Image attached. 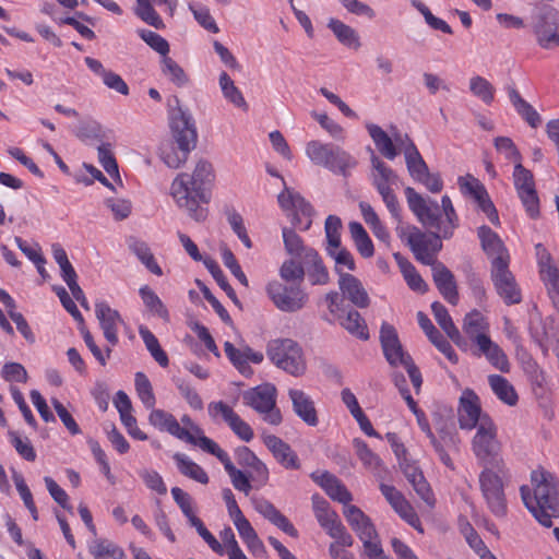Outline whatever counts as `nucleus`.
Returning a JSON list of instances; mask_svg holds the SVG:
<instances>
[{"label":"nucleus","instance_id":"obj_53","mask_svg":"<svg viewBox=\"0 0 559 559\" xmlns=\"http://www.w3.org/2000/svg\"><path fill=\"white\" fill-rule=\"evenodd\" d=\"M177 506L180 508L182 514L186 516L188 524L191 527H197L202 523L198 516L197 507L193 498L182 489L177 487Z\"/></svg>","mask_w":559,"mask_h":559},{"label":"nucleus","instance_id":"obj_10","mask_svg":"<svg viewBox=\"0 0 559 559\" xmlns=\"http://www.w3.org/2000/svg\"><path fill=\"white\" fill-rule=\"evenodd\" d=\"M513 183L516 193L531 218L539 216V199L535 188L534 176L521 162L514 165Z\"/></svg>","mask_w":559,"mask_h":559},{"label":"nucleus","instance_id":"obj_11","mask_svg":"<svg viewBox=\"0 0 559 559\" xmlns=\"http://www.w3.org/2000/svg\"><path fill=\"white\" fill-rule=\"evenodd\" d=\"M266 293L275 307L284 312H296L302 309L308 301V295L299 285L271 282L266 286Z\"/></svg>","mask_w":559,"mask_h":559},{"label":"nucleus","instance_id":"obj_54","mask_svg":"<svg viewBox=\"0 0 559 559\" xmlns=\"http://www.w3.org/2000/svg\"><path fill=\"white\" fill-rule=\"evenodd\" d=\"M283 241L285 250L293 257H298L304 260L307 250H313L312 248L306 247L301 237L292 228L284 227L282 229Z\"/></svg>","mask_w":559,"mask_h":559},{"label":"nucleus","instance_id":"obj_47","mask_svg":"<svg viewBox=\"0 0 559 559\" xmlns=\"http://www.w3.org/2000/svg\"><path fill=\"white\" fill-rule=\"evenodd\" d=\"M139 294L151 314L165 321L170 320L169 312L164 306L163 301L148 286L145 285L141 287Z\"/></svg>","mask_w":559,"mask_h":559},{"label":"nucleus","instance_id":"obj_42","mask_svg":"<svg viewBox=\"0 0 559 559\" xmlns=\"http://www.w3.org/2000/svg\"><path fill=\"white\" fill-rule=\"evenodd\" d=\"M328 27L342 45L354 49L360 47L359 35L352 26L332 17L329 20Z\"/></svg>","mask_w":559,"mask_h":559},{"label":"nucleus","instance_id":"obj_41","mask_svg":"<svg viewBox=\"0 0 559 559\" xmlns=\"http://www.w3.org/2000/svg\"><path fill=\"white\" fill-rule=\"evenodd\" d=\"M168 127L171 138L163 142L158 148L160 160L168 167H175V108L171 106V99H167Z\"/></svg>","mask_w":559,"mask_h":559},{"label":"nucleus","instance_id":"obj_58","mask_svg":"<svg viewBox=\"0 0 559 559\" xmlns=\"http://www.w3.org/2000/svg\"><path fill=\"white\" fill-rule=\"evenodd\" d=\"M8 437L10 443L17 454L27 462H34L37 457L36 451L28 438H22L17 431L9 430Z\"/></svg>","mask_w":559,"mask_h":559},{"label":"nucleus","instance_id":"obj_22","mask_svg":"<svg viewBox=\"0 0 559 559\" xmlns=\"http://www.w3.org/2000/svg\"><path fill=\"white\" fill-rule=\"evenodd\" d=\"M310 477L331 499L345 504V507L349 506L348 503L353 500L352 493L336 476L326 471H317L311 473Z\"/></svg>","mask_w":559,"mask_h":559},{"label":"nucleus","instance_id":"obj_61","mask_svg":"<svg viewBox=\"0 0 559 559\" xmlns=\"http://www.w3.org/2000/svg\"><path fill=\"white\" fill-rule=\"evenodd\" d=\"M326 252L335 261V271L340 276L341 274H345L343 272L344 269L348 271H354L356 269L353 254L341 245L335 248H329Z\"/></svg>","mask_w":559,"mask_h":559},{"label":"nucleus","instance_id":"obj_29","mask_svg":"<svg viewBox=\"0 0 559 559\" xmlns=\"http://www.w3.org/2000/svg\"><path fill=\"white\" fill-rule=\"evenodd\" d=\"M538 265L540 278L547 287L549 297L555 307L559 309V270L552 264L549 254L543 255Z\"/></svg>","mask_w":559,"mask_h":559},{"label":"nucleus","instance_id":"obj_12","mask_svg":"<svg viewBox=\"0 0 559 559\" xmlns=\"http://www.w3.org/2000/svg\"><path fill=\"white\" fill-rule=\"evenodd\" d=\"M344 516L358 538L362 542L365 552L378 549L381 545L378 533L370 518L366 515L358 507L347 506L344 508Z\"/></svg>","mask_w":559,"mask_h":559},{"label":"nucleus","instance_id":"obj_64","mask_svg":"<svg viewBox=\"0 0 559 559\" xmlns=\"http://www.w3.org/2000/svg\"><path fill=\"white\" fill-rule=\"evenodd\" d=\"M91 554L95 559H105L107 557L122 559L124 557L123 550L120 547L105 539L96 542L91 547Z\"/></svg>","mask_w":559,"mask_h":559},{"label":"nucleus","instance_id":"obj_35","mask_svg":"<svg viewBox=\"0 0 559 559\" xmlns=\"http://www.w3.org/2000/svg\"><path fill=\"white\" fill-rule=\"evenodd\" d=\"M302 262L307 267V275L312 285H324L329 282V272L316 250H307Z\"/></svg>","mask_w":559,"mask_h":559},{"label":"nucleus","instance_id":"obj_56","mask_svg":"<svg viewBox=\"0 0 559 559\" xmlns=\"http://www.w3.org/2000/svg\"><path fill=\"white\" fill-rule=\"evenodd\" d=\"M203 264L206 267V270L211 273L213 278L216 281L217 285L226 293V295L233 301H235L237 304L238 298H237L236 292L228 283L227 278H226L225 274L223 273L222 269L219 267L218 263L211 257H206L203 260Z\"/></svg>","mask_w":559,"mask_h":559},{"label":"nucleus","instance_id":"obj_32","mask_svg":"<svg viewBox=\"0 0 559 559\" xmlns=\"http://www.w3.org/2000/svg\"><path fill=\"white\" fill-rule=\"evenodd\" d=\"M478 341L476 345L478 352L475 353V355H484L496 369L501 372H509L510 364L502 348L497 343L492 342L490 337L481 336Z\"/></svg>","mask_w":559,"mask_h":559},{"label":"nucleus","instance_id":"obj_14","mask_svg":"<svg viewBox=\"0 0 559 559\" xmlns=\"http://www.w3.org/2000/svg\"><path fill=\"white\" fill-rule=\"evenodd\" d=\"M278 204L284 211L293 213V224L302 230L309 229L313 209L298 192L285 187L277 197Z\"/></svg>","mask_w":559,"mask_h":559},{"label":"nucleus","instance_id":"obj_38","mask_svg":"<svg viewBox=\"0 0 559 559\" xmlns=\"http://www.w3.org/2000/svg\"><path fill=\"white\" fill-rule=\"evenodd\" d=\"M509 99L514 107L515 111L521 116L523 120L527 122V124L534 129L539 127L542 123V117L536 111V109L527 103L520 93L513 88L510 87L508 90Z\"/></svg>","mask_w":559,"mask_h":559},{"label":"nucleus","instance_id":"obj_44","mask_svg":"<svg viewBox=\"0 0 559 559\" xmlns=\"http://www.w3.org/2000/svg\"><path fill=\"white\" fill-rule=\"evenodd\" d=\"M488 382L492 392L500 401L510 406L516 404L518 394L508 379L499 374H490L488 377Z\"/></svg>","mask_w":559,"mask_h":559},{"label":"nucleus","instance_id":"obj_5","mask_svg":"<svg viewBox=\"0 0 559 559\" xmlns=\"http://www.w3.org/2000/svg\"><path fill=\"white\" fill-rule=\"evenodd\" d=\"M269 359L280 369L293 377L306 372L307 362L301 346L292 338H276L269 342L266 347Z\"/></svg>","mask_w":559,"mask_h":559},{"label":"nucleus","instance_id":"obj_50","mask_svg":"<svg viewBox=\"0 0 559 559\" xmlns=\"http://www.w3.org/2000/svg\"><path fill=\"white\" fill-rule=\"evenodd\" d=\"M98 162L105 169V171L115 180L122 185V180L119 174V167L115 154L111 150L110 143H102L97 147Z\"/></svg>","mask_w":559,"mask_h":559},{"label":"nucleus","instance_id":"obj_13","mask_svg":"<svg viewBox=\"0 0 559 559\" xmlns=\"http://www.w3.org/2000/svg\"><path fill=\"white\" fill-rule=\"evenodd\" d=\"M510 262L497 261L490 270L491 281L497 294L507 305H516L522 300L521 290L509 269Z\"/></svg>","mask_w":559,"mask_h":559},{"label":"nucleus","instance_id":"obj_4","mask_svg":"<svg viewBox=\"0 0 559 559\" xmlns=\"http://www.w3.org/2000/svg\"><path fill=\"white\" fill-rule=\"evenodd\" d=\"M479 474V486L483 497L493 515L503 518L507 514V500L504 495V483L510 479L509 469L506 463L502 466L483 465Z\"/></svg>","mask_w":559,"mask_h":559},{"label":"nucleus","instance_id":"obj_46","mask_svg":"<svg viewBox=\"0 0 559 559\" xmlns=\"http://www.w3.org/2000/svg\"><path fill=\"white\" fill-rule=\"evenodd\" d=\"M177 468L182 475L202 485H206L209 483V475L203 467L193 462L186 454L177 453Z\"/></svg>","mask_w":559,"mask_h":559},{"label":"nucleus","instance_id":"obj_45","mask_svg":"<svg viewBox=\"0 0 559 559\" xmlns=\"http://www.w3.org/2000/svg\"><path fill=\"white\" fill-rule=\"evenodd\" d=\"M83 21V22H86L88 24H91L92 26L95 25V19L87 15L86 13L84 12H81V11H76L74 13V16H67V17H61L59 19V24H67V25H70L72 26L83 38L87 39V40H94L96 38V34L93 29H91L88 26L84 25L83 23L80 22Z\"/></svg>","mask_w":559,"mask_h":559},{"label":"nucleus","instance_id":"obj_27","mask_svg":"<svg viewBox=\"0 0 559 559\" xmlns=\"http://www.w3.org/2000/svg\"><path fill=\"white\" fill-rule=\"evenodd\" d=\"M418 324L429 341L451 361L457 362V356L449 341L436 329L431 320L421 311L417 312Z\"/></svg>","mask_w":559,"mask_h":559},{"label":"nucleus","instance_id":"obj_48","mask_svg":"<svg viewBox=\"0 0 559 559\" xmlns=\"http://www.w3.org/2000/svg\"><path fill=\"white\" fill-rule=\"evenodd\" d=\"M219 86L224 97L234 104L236 107L241 108L243 110L248 109V104L240 92V90L235 85L234 81L226 72H222L219 74Z\"/></svg>","mask_w":559,"mask_h":559},{"label":"nucleus","instance_id":"obj_26","mask_svg":"<svg viewBox=\"0 0 559 559\" xmlns=\"http://www.w3.org/2000/svg\"><path fill=\"white\" fill-rule=\"evenodd\" d=\"M338 287L344 297L358 308H367L370 298L362 283L352 274H341Z\"/></svg>","mask_w":559,"mask_h":559},{"label":"nucleus","instance_id":"obj_55","mask_svg":"<svg viewBox=\"0 0 559 559\" xmlns=\"http://www.w3.org/2000/svg\"><path fill=\"white\" fill-rule=\"evenodd\" d=\"M134 14L143 22L157 29L164 26L163 20L155 11L151 0H135Z\"/></svg>","mask_w":559,"mask_h":559},{"label":"nucleus","instance_id":"obj_33","mask_svg":"<svg viewBox=\"0 0 559 559\" xmlns=\"http://www.w3.org/2000/svg\"><path fill=\"white\" fill-rule=\"evenodd\" d=\"M215 457L224 465V468L228 476L230 477L231 484L235 489L243 492L245 495H249L251 489L255 487L252 485V480L248 473H245L234 465L228 453L225 450H221Z\"/></svg>","mask_w":559,"mask_h":559},{"label":"nucleus","instance_id":"obj_21","mask_svg":"<svg viewBox=\"0 0 559 559\" xmlns=\"http://www.w3.org/2000/svg\"><path fill=\"white\" fill-rule=\"evenodd\" d=\"M288 397L292 401L293 411L299 419L309 427L318 426L319 416L316 403L308 393L299 389H289Z\"/></svg>","mask_w":559,"mask_h":559},{"label":"nucleus","instance_id":"obj_23","mask_svg":"<svg viewBox=\"0 0 559 559\" xmlns=\"http://www.w3.org/2000/svg\"><path fill=\"white\" fill-rule=\"evenodd\" d=\"M177 439L191 447L199 448L213 456L222 450L214 440L204 435L203 429L199 425L180 427V424L177 423Z\"/></svg>","mask_w":559,"mask_h":559},{"label":"nucleus","instance_id":"obj_59","mask_svg":"<svg viewBox=\"0 0 559 559\" xmlns=\"http://www.w3.org/2000/svg\"><path fill=\"white\" fill-rule=\"evenodd\" d=\"M209 416L214 423H225L228 427L238 414L225 402H211L207 405Z\"/></svg>","mask_w":559,"mask_h":559},{"label":"nucleus","instance_id":"obj_16","mask_svg":"<svg viewBox=\"0 0 559 559\" xmlns=\"http://www.w3.org/2000/svg\"><path fill=\"white\" fill-rule=\"evenodd\" d=\"M380 491L393 510L412 527L423 533L420 520L411 503L394 486L381 484Z\"/></svg>","mask_w":559,"mask_h":559},{"label":"nucleus","instance_id":"obj_6","mask_svg":"<svg viewBox=\"0 0 559 559\" xmlns=\"http://www.w3.org/2000/svg\"><path fill=\"white\" fill-rule=\"evenodd\" d=\"M472 450L481 465L502 466L501 443L497 437V427L489 416H485L476 428L472 440Z\"/></svg>","mask_w":559,"mask_h":559},{"label":"nucleus","instance_id":"obj_37","mask_svg":"<svg viewBox=\"0 0 559 559\" xmlns=\"http://www.w3.org/2000/svg\"><path fill=\"white\" fill-rule=\"evenodd\" d=\"M509 99L514 107L515 111L521 116L523 120L527 122V124L534 129L539 127L542 123V117L536 111V109L527 103L520 93L513 88L510 87L508 90Z\"/></svg>","mask_w":559,"mask_h":559},{"label":"nucleus","instance_id":"obj_17","mask_svg":"<svg viewBox=\"0 0 559 559\" xmlns=\"http://www.w3.org/2000/svg\"><path fill=\"white\" fill-rule=\"evenodd\" d=\"M235 457L240 466L248 469V474L257 489L266 485L269 480V469L248 447L241 445L236 448Z\"/></svg>","mask_w":559,"mask_h":559},{"label":"nucleus","instance_id":"obj_40","mask_svg":"<svg viewBox=\"0 0 559 559\" xmlns=\"http://www.w3.org/2000/svg\"><path fill=\"white\" fill-rule=\"evenodd\" d=\"M337 322L354 337L361 341L369 340L370 335L367 323L357 310H347Z\"/></svg>","mask_w":559,"mask_h":559},{"label":"nucleus","instance_id":"obj_25","mask_svg":"<svg viewBox=\"0 0 559 559\" xmlns=\"http://www.w3.org/2000/svg\"><path fill=\"white\" fill-rule=\"evenodd\" d=\"M430 266L433 282L440 294L448 302L456 305L459 293L453 273L441 262L433 263Z\"/></svg>","mask_w":559,"mask_h":559},{"label":"nucleus","instance_id":"obj_43","mask_svg":"<svg viewBox=\"0 0 559 559\" xmlns=\"http://www.w3.org/2000/svg\"><path fill=\"white\" fill-rule=\"evenodd\" d=\"M312 500L316 518L329 535L332 532V527H336V525L341 523V520L337 513L330 509L326 500L317 496H313Z\"/></svg>","mask_w":559,"mask_h":559},{"label":"nucleus","instance_id":"obj_19","mask_svg":"<svg viewBox=\"0 0 559 559\" xmlns=\"http://www.w3.org/2000/svg\"><path fill=\"white\" fill-rule=\"evenodd\" d=\"M380 341L384 357L391 366H404L407 360H412V357L404 353L394 326L383 323L380 330Z\"/></svg>","mask_w":559,"mask_h":559},{"label":"nucleus","instance_id":"obj_52","mask_svg":"<svg viewBox=\"0 0 559 559\" xmlns=\"http://www.w3.org/2000/svg\"><path fill=\"white\" fill-rule=\"evenodd\" d=\"M74 134L78 139L83 142L99 141L103 142L105 133L99 122L93 119H86L81 121L75 130Z\"/></svg>","mask_w":559,"mask_h":559},{"label":"nucleus","instance_id":"obj_51","mask_svg":"<svg viewBox=\"0 0 559 559\" xmlns=\"http://www.w3.org/2000/svg\"><path fill=\"white\" fill-rule=\"evenodd\" d=\"M356 160L348 153L340 148L338 146L333 147L332 154H330L329 160L325 164V168L333 173L345 175L346 170L354 167Z\"/></svg>","mask_w":559,"mask_h":559},{"label":"nucleus","instance_id":"obj_62","mask_svg":"<svg viewBox=\"0 0 559 559\" xmlns=\"http://www.w3.org/2000/svg\"><path fill=\"white\" fill-rule=\"evenodd\" d=\"M135 390L143 405L151 409L155 405V395L148 378L143 372H136L134 379Z\"/></svg>","mask_w":559,"mask_h":559},{"label":"nucleus","instance_id":"obj_15","mask_svg":"<svg viewBox=\"0 0 559 559\" xmlns=\"http://www.w3.org/2000/svg\"><path fill=\"white\" fill-rule=\"evenodd\" d=\"M487 414L481 413L480 400L471 389H465L460 397L459 424L462 429L472 430L481 424Z\"/></svg>","mask_w":559,"mask_h":559},{"label":"nucleus","instance_id":"obj_39","mask_svg":"<svg viewBox=\"0 0 559 559\" xmlns=\"http://www.w3.org/2000/svg\"><path fill=\"white\" fill-rule=\"evenodd\" d=\"M488 329L489 323L487 319L478 310H473L465 316L463 331L476 345L481 336L489 337L487 334Z\"/></svg>","mask_w":559,"mask_h":559},{"label":"nucleus","instance_id":"obj_8","mask_svg":"<svg viewBox=\"0 0 559 559\" xmlns=\"http://www.w3.org/2000/svg\"><path fill=\"white\" fill-rule=\"evenodd\" d=\"M243 403L260 414L271 425H280L282 415L276 407V389L272 384L259 385L243 393Z\"/></svg>","mask_w":559,"mask_h":559},{"label":"nucleus","instance_id":"obj_18","mask_svg":"<svg viewBox=\"0 0 559 559\" xmlns=\"http://www.w3.org/2000/svg\"><path fill=\"white\" fill-rule=\"evenodd\" d=\"M95 314L99 321L104 337L111 346H116L119 342L118 325L123 324L120 313L112 309L108 302L100 300L95 304Z\"/></svg>","mask_w":559,"mask_h":559},{"label":"nucleus","instance_id":"obj_36","mask_svg":"<svg viewBox=\"0 0 559 559\" xmlns=\"http://www.w3.org/2000/svg\"><path fill=\"white\" fill-rule=\"evenodd\" d=\"M509 99L514 107L515 111L521 116L523 120L527 122V124L534 129L539 127L542 123V117L536 111V109L527 103L520 93L513 88L510 87L508 90Z\"/></svg>","mask_w":559,"mask_h":559},{"label":"nucleus","instance_id":"obj_7","mask_svg":"<svg viewBox=\"0 0 559 559\" xmlns=\"http://www.w3.org/2000/svg\"><path fill=\"white\" fill-rule=\"evenodd\" d=\"M532 27L540 48L552 50L559 47V12L554 7H540L533 16Z\"/></svg>","mask_w":559,"mask_h":559},{"label":"nucleus","instance_id":"obj_34","mask_svg":"<svg viewBox=\"0 0 559 559\" xmlns=\"http://www.w3.org/2000/svg\"><path fill=\"white\" fill-rule=\"evenodd\" d=\"M366 129L383 157L393 160L399 155L394 144V142L396 143L395 136L399 133L394 134V139H392L381 127L371 122L366 123Z\"/></svg>","mask_w":559,"mask_h":559},{"label":"nucleus","instance_id":"obj_24","mask_svg":"<svg viewBox=\"0 0 559 559\" xmlns=\"http://www.w3.org/2000/svg\"><path fill=\"white\" fill-rule=\"evenodd\" d=\"M396 144L404 146L405 162L407 170L414 180H418L419 177L424 176L429 171L428 166L421 157L414 142L407 134H397L395 136Z\"/></svg>","mask_w":559,"mask_h":559},{"label":"nucleus","instance_id":"obj_60","mask_svg":"<svg viewBox=\"0 0 559 559\" xmlns=\"http://www.w3.org/2000/svg\"><path fill=\"white\" fill-rule=\"evenodd\" d=\"M354 448L361 463L371 471H378L382 461L361 439H354Z\"/></svg>","mask_w":559,"mask_h":559},{"label":"nucleus","instance_id":"obj_9","mask_svg":"<svg viewBox=\"0 0 559 559\" xmlns=\"http://www.w3.org/2000/svg\"><path fill=\"white\" fill-rule=\"evenodd\" d=\"M198 142L199 133L194 117L177 106V169L186 164Z\"/></svg>","mask_w":559,"mask_h":559},{"label":"nucleus","instance_id":"obj_30","mask_svg":"<svg viewBox=\"0 0 559 559\" xmlns=\"http://www.w3.org/2000/svg\"><path fill=\"white\" fill-rule=\"evenodd\" d=\"M431 310L437 323L445 332L448 337L460 348L465 349L467 342L461 335V332L455 326L452 318L450 317L448 309L439 301H435L431 305Z\"/></svg>","mask_w":559,"mask_h":559},{"label":"nucleus","instance_id":"obj_31","mask_svg":"<svg viewBox=\"0 0 559 559\" xmlns=\"http://www.w3.org/2000/svg\"><path fill=\"white\" fill-rule=\"evenodd\" d=\"M372 173L371 181L378 193L392 190V186L396 183L397 175L378 156L371 157Z\"/></svg>","mask_w":559,"mask_h":559},{"label":"nucleus","instance_id":"obj_20","mask_svg":"<svg viewBox=\"0 0 559 559\" xmlns=\"http://www.w3.org/2000/svg\"><path fill=\"white\" fill-rule=\"evenodd\" d=\"M477 236L480 240L481 249L491 261V267L496 265V262L499 260L510 262L508 249L499 235L490 227L481 225L477 229Z\"/></svg>","mask_w":559,"mask_h":559},{"label":"nucleus","instance_id":"obj_2","mask_svg":"<svg viewBox=\"0 0 559 559\" xmlns=\"http://www.w3.org/2000/svg\"><path fill=\"white\" fill-rule=\"evenodd\" d=\"M212 179L213 166L204 158L197 160L191 174H177V205L198 222L204 221L207 215L205 205L211 200L209 185Z\"/></svg>","mask_w":559,"mask_h":559},{"label":"nucleus","instance_id":"obj_1","mask_svg":"<svg viewBox=\"0 0 559 559\" xmlns=\"http://www.w3.org/2000/svg\"><path fill=\"white\" fill-rule=\"evenodd\" d=\"M409 210L424 226L435 229L426 234L416 226L397 225V236L411 248L417 261L425 265L437 263L442 249L441 238L449 239L459 227V217L449 195L441 198V205L431 198H424L414 188H405Z\"/></svg>","mask_w":559,"mask_h":559},{"label":"nucleus","instance_id":"obj_28","mask_svg":"<svg viewBox=\"0 0 559 559\" xmlns=\"http://www.w3.org/2000/svg\"><path fill=\"white\" fill-rule=\"evenodd\" d=\"M264 444L272 452L274 457L285 468L298 469L300 467L298 456L290 445L274 435L263 437Z\"/></svg>","mask_w":559,"mask_h":559},{"label":"nucleus","instance_id":"obj_57","mask_svg":"<svg viewBox=\"0 0 559 559\" xmlns=\"http://www.w3.org/2000/svg\"><path fill=\"white\" fill-rule=\"evenodd\" d=\"M469 91L487 105H490L495 99L496 90L493 85L480 75L471 78Z\"/></svg>","mask_w":559,"mask_h":559},{"label":"nucleus","instance_id":"obj_3","mask_svg":"<svg viewBox=\"0 0 559 559\" xmlns=\"http://www.w3.org/2000/svg\"><path fill=\"white\" fill-rule=\"evenodd\" d=\"M533 495L526 485L521 486V498L534 518L545 527L559 516V479L555 474L538 467L531 473Z\"/></svg>","mask_w":559,"mask_h":559},{"label":"nucleus","instance_id":"obj_49","mask_svg":"<svg viewBox=\"0 0 559 559\" xmlns=\"http://www.w3.org/2000/svg\"><path fill=\"white\" fill-rule=\"evenodd\" d=\"M129 247L138 259L155 275H162V269L156 263L153 253L146 242L132 238Z\"/></svg>","mask_w":559,"mask_h":559},{"label":"nucleus","instance_id":"obj_63","mask_svg":"<svg viewBox=\"0 0 559 559\" xmlns=\"http://www.w3.org/2000/svg\"><path fill=\"white\" fill-rule=\"evenodd\" d=\"M333 147V144L310 141L306 146V154L313 164L324 167L329 160L330 154H332Z\"/></svg>","mask_w":559,"mask_h":559}]
</instances>
